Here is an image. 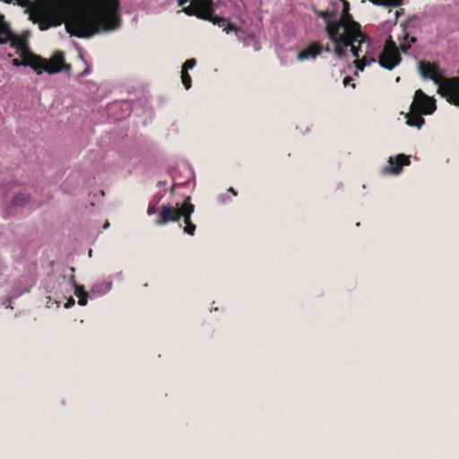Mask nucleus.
<instances>
[{
	"label": "nucleus",
	"mask_w": 459,
	"mask_h": 459,
	"mask_svg": "<svg viewBox=\"0 0 459 459\" xmlns=\"http://www.w3.org/2000/svg\"><path fill=\"white\" fill-rule=\"evenodd\" d=\"M410 108L424 115H431L437 109L436 100L433 97L428 96L422 90L419 89L415 91L413 101Z\"/></svg>",
	"instance_id": "obj_7"
},
{
	"label": "nucleus",
	"mask_w": 459,
	"mask_h": 459,
	"mask_svg": "<svg viewBox=\"0 0 459 459\" xmlns=\"http://www.w3.org/2000/svg\"><path fill=\"white\" fill-rule=\"evenodd\" d=\"M86 74H88V69L84 70L82 75H85Z\"/></svg>",
	"instance_id": "obj_31"
},
{
	"label": "nucleus",
	"mask_w": 459,
	"mask_h": 459,
	"mask_svg": "<svg viewBox=\"0 0 459 459\" xmlns=\"http://www.w3.org/2000/svg\"><path fill=\"white\" fill-rule=\"evenodd\" d=\"M157 212L155 204H152V203L149 204L148 209H147V214L148 215H153Z\"/></svg>",
	"instance_id": "obj_22"
},
{
	"label": "nucleus",
	"mask_w": 459,
	"mask_h": 459,
	"mask_svg": "<svg viewBox=\"0 0 459 459\" xmlns=\"http://www.w3.org/2000/svg\"><path fill=\"white\" fill-rule=\"evenodd\" d=\"M368 39V37L361 31V35L358 37L356 39H352L351 41V45L348 48H351V51L352 55L359 59V51L361 50V44L365 43Z\"/></svg>",
	"instance_id": "obj_15"
},
{
	"label": "nucleus",
	"mask_w": 459,
	"mask_h": 459,
	"mask_svg": "<svg viewBox=\"0 0 459 459\" xmlns=\"http://www.w3.org/2000/svg\"><path fill=\"white\" fill-rule=\"evenodd\" d=\"M22 60L14 58L12 61L14 66H30L34 69L39 74L43 71L53 74L65 70L69 72L72 69L71 65L65 63V56L63 52H56L52 57L47 61L37 55H21Z\"/></svg>",
	"instance_id": "obj_5"
},
{
	"label": "nucleus",
	"mask_w": 459,
	"mask_h": 459,
	"mask_svg": "<svg viewBox=\"0 0 459 459\" xmlns=\"http://www.w3.org/2000/svg\"><path fill=\"white\" fill-rule=\"evenodd\" d=\"M229 192H230L235 196L238 195L237 191L233 187H230Z\"/></svg>",
	"instance_id": "obj_27"
},
{
	"label": "nucleus",
	"mask_w": 459,
	"mask_h": 459,
	"mask_svg": "<svg viewBox=\"0 0 459 459\" xmlns=\"http://www.w3.org/2000/svg\"><path fill=\"white\" fill-rule=\"evenodd\" d=\"M181 212V204H177V207L172 205H161L155 220V224L158 226L165 225L169 222L179 221V214Z\"/></svg>",
	"instance_id": "obj_9"
},
{
	"label": "nucleus",
	"mask_w": 459,
	"mask_h": 459,
	"mask_svg": "<svg viewBox=\"0 0 459 459\" xmlns=\"http://www.w3.org/2000/svg\"><path fill=\"white\" fill-rule=\"evenodd\" d=\"M30 200V196L26 194H19L13 197L12 204L13 206H23Z\"/></svg>",
	"instance_id": "obj_18"
},
{
	"label": "nucleus",
	"mask_w": 459,
	"mask_h": 459,
	"mask_svg": "<svg viewBox=\"0 0 459 459\" xmlns=\"http://www.w3.org/2000/svg\"><path fill=\"white\" fill-rule=\"evenodd\" d=\"M423 115V113H420L417 110H413L411 108H410V112L406 115V123L410 126L420 128L422 125L425 123V119L422 117Z\"/></svg>",
	"instance_id": "obj_14"
},
{
	"label": "nucleus",
	"mask_w": 459,
	"mask_h": 459,
	"mask_svg": "<svg viewBox=\"0 0 459 459\" xmlns=\"http://www.w3.org/2000/svg\"><path fill=\"white\" fill-rule=\"evenodd\" d=\"M13 30L5 21L4 14L0 13V45L9 42Z\"/></svg>",
	"instance_id": "obj_13"
},
{
	"label": "nucleus",
	"mask_w": 459,
	"mask_h": 459,
	"mask_svg": "<svg viewBox=\"0 0 459 459\" xmlns=\"http://www.w3.org/2000/svg\"><path fill=\"white\" fill-rule=\"evenodd\" d=\"M336 15V12L334 10H329V20H333Z\"/></svg>",
	"instance_id": "obj_26"
},
{
	"label": "nucleus",
	"mask_w": 459,
	"mask_h": 459,
	"mask_svg": "<svg viewBox=\"0 0 459 459\" xmlns=\"http://www.w3.org/2000/svg\"><path fill=\"white\" fill-rule=\"evenodd\" d=\"M410 48H411V44H405V43H401L400 47H399L400 50L403 53H406Z\"/></svg>",
	"instance_id": "obj_23"
},
{
	"label": "nucleus",
	"mask_w": 459,
	"mask_h": 459,
	"mask_svg": "<svg viewBox=\"0 0 459 459\" xmlns=\"http://www.w3.org/2000/svg\"><path fill=\"white\" fill-rule=\"evenodd\" d=\"M326 35L333 43V53L339 58L347 56V49L351 41L361 35V26L354 21L350 13V4L346 0L342 2V11L340 17L335 22L327 24Z\"/></svg>",
	"instance_id": "obj_2"
},
{
	"label": "nucleus",
	"mask_w": 459,
	"mask_h": 459,
	"mask_svg": "<svg viewBox=\"0 0 459 459\" xmlns=\"http://www.w3.org/2000/svg\"><path fill=\"white\" fill-rule=\"evenodd\" d=\"M314 12L317 17H320L325 20V31H326L327 24L333 23L336 21V20H329V10H325V11L315 10Z\"/></svg>",
	"instance_id": "obj_19"
},
{
	"label": "nucleus",
	"mask_w": 459,
	"mask_h": 459,
	"mask_svg": "<svg viewBox=\"0 0 459 459\" xmlns=\"http://www.w3.org/2000/svg\"><path fill=\"white\" fill-rule=\"evenodd\" d=\"M419 71L424 79L431 80L438 86V94L449 103L459 106L458 77L446 78L437 64L429 61H420Z\"/></svg>",
	"instance_id": "obj_3"
},
{
	"label": "nucleus",
	"mask_w": 459,
	"mask_h": 459,
	"mask_svg": "<svg viewBox=\"0 0 459 459\" xmlns=\"http://www.w3.org/2000/svg\"><path fill=\"white\" fill-rule=\"evenodd\" d=\"M196 65V60L195 58L187 59L182 66L183 71L188 72L189 69H193Z\"/></svg>",
	"instance_id": "obj_21"
},
{
	"label": "nucleus",
	"mask_w": 459,
	"mask_h": 459,
	"mask_svg": "<svg viewBox=\"0 0 459 459\" xmlns=\"http://www.w3.org/2000/svg\"><path fill=\"white\" fill-rule=\"evenodd\" d=\"M404 38H405V39H409V35L406 33Z\"/></svg>",
	"instance_id": "obj_32"
},
{
	"label": "nucleus",
	"mask_w": 459,
	"mask_h": 459,
	"mask_svg": "<svg viewBox=\"0 0 459 459\" xmlns=\"http://www.w3.org/2000/svg\"><path fill=\"white\" fill-rule=\"evenodd\" d=\"M377 59L372 56H368V55H365L360 59H356L354 61L355 67L359 70L363 71L365 66L369 65L373 63H376Z\"/></svg>",
	"instance_id": "obj_17"
},
{
	"label": "nucleus",
	"mask_w": 459,
	"mask_h": 459,
	"mask_svg": "<svg viewBox=\"0 0 459 459\" xmlns=\"http://www.w3.org/2000/svg\"><path fill=\"white\" fill-rule=\"evenodd\" d=\"M27 35V32L22 35H16L13 32L9 40L10 47L16 49L20 55H34L30 51Z\"/></svg>",
	"instance_id": "obj_11"
},
{
	"label": "nucleus",
	"mask_w": 459,
	"mask_h": 459,
	"mask_svg": "<svg viewBox=\"0 0 459 459\" xmlns=\"http://www.w3.org/2000/svg\"><path fill=\"white\" fill-rule=\"evenodd\" d=\"M323 51H325V52H330V51H331L330 47H329L328 45H327V46H325V47H324V46H323Z\"/></svg>",
	"instance_id": "obj_28"
},
{
	"label": "nucleus",
	"mask_w": 459,
	"mask_h": 459,
	"mask_svg": "<svg viewBox=\"0 0 459 459\" xmlns=\"http://www.w3.org/2000/svg\"><path fill=\"white\" fill-rule=\"evenodd\" d=\"M178 5L183 6L182 12L186 15L209 21L214 25L223 28L226 33L238 30L237 26L226 18L213 15L215 7L212 0H178Z\"/></svg>",
	"instance_id": "obj_4"
},
{
	"label": "nucleus",
	"mask_w": 459,
	"mask_h": 459,
	"mask_svg": "<svg viewBox=\"0 0 459 459\" xmlns=\"http://www.w3.org/2000/svg\"><path fill=\"white\" fill-rule=\"evenodd\" d=\"M410 156L404 154H398L396 157H390L388 160V165L382 169V174H399L402 171L403 166L410 165Z\"/></svg>",
	"instance_id": "obj_10"
},
{
	"label": "nucleus",
	"mask_w": 459,
	"mask_h": 459,
	"mask_svg": "<svg viewBox=\"0 0 459 459\" xmlns=\"http://www.w3.org/2000/svg\"><path fill=\"white\" fill-rule=\"evenodd\" d=\"M351 82H352V78H351V76H346V77L343 79V85H344V86H347V85H349Z\"/></svg>",
	"instance_id": "obj_24"
},
{
	"label": "nucleus",
	"mask_w": 459,
	"mask_h": 459,
	"mask_svg": "<svg viewBox=\"0 0 459 459\" xmlns=\"http://www.w3.org/2000/svg\"><path fill=\"white\" fill-rule=\"evenodd\" d=\"M109 227V222L108 221H106V222L104 223L103 225V229L106 230Z\"/></svg>",
	"instance_id": "obj_29"
},
{
	"label": "nucleus",
	"mask_w": 459,
	"mask_h": 459,
	"mask_svg": "<svg viewBox=\"0 0 459 459\" xmlns=\"http://www.w3.org/2000/svg\"><path fill=\"white\" fill-rule=\"evenodd\" d=\"M181 81L186 90H189L192 86V79L188 72L181 71Z\"/></svg>",
	"instance_id": "obj_20"
},
{
	"label": "nucleus",
	"mask_w": 459,
	"mask_h": 459,
	"mask_svg": "<svg viewBox=\"0 0 459 459\" xmlns=\"http://www.w3.org/2000/svg\"><path fill=\"white\" fill-rule=\"evenodd\" d=\"M195 212V205L191 204L190 196L186 197L184 202L181 204V212L179 214V220L182 219L185 224L183 228L184 233L194 236L196 230V225L192 221L191 216Z\"/></svg>",
	"instance_id": "obj_8"
},
{
	"label": "nucleus",
	"mask_w": 459,
	"mask_h": 459,
	"mask_svg": "<svg viewBox=\"0 0 459 459\" xmlns=\"http://www.w3.org/2000/svg\"><path fill=\"white\" fill-rule=\"evenodd\" d=\"M402 61L399 50L391 38L385 44V47L378 56L379 65L387 70L394 69Z\"/></svg>",
	"instance_id": "obj_6"
},
{
	"label": "nucleus",
	"mask_w": 459,
	"mask_h": 459,
	"mask_svg": "<svg viewBox=\"0 0 459 459\" xmlns=\"http://www.w3.org/2000/svg\"><path fill=\"white\" fill-rule=\"evenodd\" d=\"M74 305V299L73 298H70L65 304V307L68 308Z\"/></svg>",
	"instance_id": "obj_25"
},
{
	"label": "nucleus",
	"mask_w": 459,
	"mask_h": 459,
	"mask_svg": "<svg viewBox=\"0 0 459 459\" xmlns=\"http://www.w3.org/2000/svg\"><path fill=\"white\" fill-rule=\"evenodd\" d=\"M342 2H343V0H341Z\"/></svg>",
	"instance_id": "obj_33"
},
{
	"label": "nucleus",
	"mask_w": 459,
	"mask_h": 459,
	"mask_svg": "<svg viewBox=\"0 0 459 459\" xmlns=\"http://www.w3.org/2000/svg\"><path fill=\"white\" fill-rule=\"evenodd\" d=\"M72 281L74 286V295L78 298V304L80 306H86L88 302V292L84 290L83 286L77 285L74 281V276H72Z\"/></svg>",
	"instance_id": "obj_16"
},
{
	"label": "nucleus",
	"mask_w": 459,
	"mask_h": 459,
	"mask_svg": "<svg viewBox=\"0 0 459 459\" xmlns=\"http://www.w3.org/2000/svg\"><path fill=\"white\" fill-rule=\"evenodd\" d=\"M417 40V39L415 37H411L410 38V43H415Z\"/></svg>",
	"instance_id": "obj_30"
},
{
	"label": "nucleus",
	"mask_w": 459,
	"mask_h": 459,
	"mask_svg": "<svg viewBox=\"0 0 459 459\" xmlns=\"http://www.w3.org/2000/svg\"><path fill=\"white\" fill-rule=\"evenodd\" d=\"M322 52L323 46L321 43L318 41H314L297 54V59L302 61L308 58H316Z\"/></svg>",
	"instance_id": "obj_12"
},
{
	"label": "nucleus",
	"mask_w": 459,
	"mask_h": 459,
	"mask_svg": "<svg viewBox=\"0 0 459 459\" xmlns=\"http://www.w3.org/2000/svg\"><path fill=\"white\" fill-rule=\"evenodd\" d=\"M57 0H20L22 6L31 7L34 22L40 30L65 23L66 31L80 39L108 33L120 29V0H65L83 5L60 8Z\"/></svg>",
	"instance_id": "obj_1"
}]
</instances>
